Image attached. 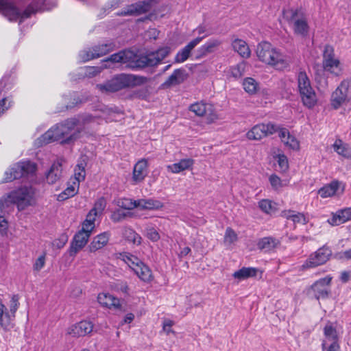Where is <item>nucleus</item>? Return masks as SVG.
<instances>
[{
  "mask_svg": "<svg viewBox=\"0 0 351 351\" xmlns=\"http://www.w3.org/2000/svg\"><path fill=\"white\" fill-rule=\"evenodd\" d=\"M170 53L171 48L167 46L140 56H136L132 51L125 50L111 55L106 61L128 64L132 69H143L158 65Z\"/></svg>",
  "mask_w": 351,
  "mask_h": 351,
  "instance_id": "nucleus-1",
  "label": "nucleus"
},
{
  "mask_svg": "<svg viewBox=\"0 0 351 351\" xmlns=\"http://www.w3.org/2000/svg\"><path fill=\"white\" fill-rule=\"evenodd\" d=\"M77 125V119H69L50 128L38 140L44 144L58 141L62 144H70L80 136L81 130L79 128L71 133Z\"/></svg>",
  "mask_w": 351,
  "mask_h": 351,
  "instance_id": "nucleus-2",
  "label": "nucleus"
},
{
  "mask_svg": "<svg viewBox=\"0 0 351 351\" xmlns=\"http://www.w3.org/2000/svg\"><path fill=\"white\" fill-rule=\"evenodd\" d=\"M256 55L260 61L278 70H283L289 65L288 57L268 42H262L258 45Z\"/></svg>",
  "mask_w": 351,
  "mask_h": 351,
  "instance_id": "nucleus-3",
  "label": "nucleus"
},
{
  "mask_svg": "<svg viewBox=\"0 0 351 351\" xmlns=\"http://www.w3.org/2000/svg\"><path fill=\"white\" fill-rule=\"evenodd\" d=\"M147 82L148 78L146 77L123 73L115 75L103 84H97V88L103 93H114L123 88L140 86Z\"/></svg>",
  "mask_w": 351,
  "mask_h": 351,
  "instance_id": "nucleus-4",
  "label": "nucleus"
},
{
  "mask_svg": "<svg viewBox=\"0 0 351 351\" xmlns=\"http://www.w3.org/2000/svg\"><path fill=\"white\" fill-rule=\"evenodd\" d=\"M284 19L291 26L295 34L306 37L309 31L307 17L300 9L290 8L283 10Z\"/></svg>",
  "mask_w": 351,
  "mask_h": 351,
  "instance_id": "nucleus-5",
  "label": "nucleus"
},
{
  "mask_svg": "<svg viewBox=\"0 0 351 351\" xmlns=\"http://www.w3.org/2000/svg\"><path fill=\"white\" fill-rule=\"evenodd\" d=\"M42 8L34 2L25 10L21 12L12 3L8 0H0V12L10 21H19L21 23L25 19L30 16L34 12L41 10Z\"/></svg>",
  "mask_w": 351,
  "mask_h": 351,
  "instance_id": "nucleus-6",
  "label": "nucleus"
},
{
  "mask_svg": "<svg viewBox=\"0 0 351 351\" xmlns=\"http://www.w3.org/2000/svg\"><path fill=\"white\" fill-rule=\"evenodd\" d=\"M35 193V189L32 186L21 187L8 194V201L22 210L34 204Z\"/></svg>",
  "mask_w": 351,
  "mask_h": 351,
  "instance_id": "nucleus-7",
  "label": "nucleus"
},
{
  "mask_svg": "<svg viewBox=\"0 0 351 351\" xmlns=\"http://www.w3.org/2000/svg\"><path fill=\"white\" fill-rule=\"evenodd\" d=\"M298 86L304 105L309 108L313 107L317 102V97L305 72L300 71L298 73Z\"/></svg>",
  "mask_w": 351,
  "mask_h": 351,
  "instance_id": "nucleus-8",
  "label": "nucleus"
},
{
  "mask_svg": "<svg viewBox=\"0 0 351 351\" xmlns=\"http://www.w3.org/2000/svg\"><path fill=\"white\" fill-rule=\"evenodd\" d=\"M123 260L140 280L145 282H149L152 280L153 276L152 270L138 257L130 254H125L123 255Z\"/></svg>",
  "mask_w": 351,
  "mask_h": 351,
  "instance_id": "nucleus-9",
  "label": "nucleus"
},
{
  "mask_svg": "<svg viewBox=\"0 0 351 351\" xmlns=\"http://www.w3.org/2000/svg\"><path fill=\"white\" fill-rule=\"evenodd\" d=\"M36 171V165L30 161H21L14 164L5 173L4 180L6 182L34 174Z\"/></svg>",
  "mask_w": 351,
  "mask_h": 351,
  "instance_id": "nucleus-10",
  "label": "nucleus"
},
{
  "mask_svg": "<svg viewBox=\"0 0 351 351\" xmlns=\"http://www.w3.org/2000/svg\"><path fill=\"white\" fill-rule=\"evenodd\" d=\"M19 299L17 295L12 296L9 304V311H7L5 306L0 300V326L4 330H10L13 327L12 319L15 317V313L19 306Z\"/></svg>",
  "mask_w": 351,
  "mask_h": 351,
  "instance_id": "nucleus-11",
  "label": "nucleus"
},
{
  "mask_svg": "<svg viewBox=\"0 0 351 351\" xmlns=\"http://www.w3.org/2000/svg\"><path fill=\"white\" fill-rule=\"evenodd\" d=\"M322 64L324 71L335 76L342 73V65L339 58L336 57L333 47L330 45H326L324 47Z\"/></svg>",
  "mask_w": 351,
  "mask_h": 351,
  "instance_id": "nucleus-12",
  "label": "nucleus"
},
{
  "mask_svg": "<svg viewBox=\"0 0 351 351\" xmlns=\"http://www.w3.org/2000/svg\"><path fill=\"white\" fill-rule=\"evenodd\" d=\"M332 256V250L327 245H323L311 253L302 265L303 269L315 268L327 263Z\"/></svg>",
  "mask_w": 351,
  "mask_h": 351,
  "instance_id": "nucleus-13",
  "label": "nucleus"
},
{
  "mask_svg": "<svg viewBox=\"0 0 351 351\" xmlns=\"http://www.w3.org/2000/svg\"><path fill=\"white\" fill-rule=\"evenodd\" d=\"M189 110L198 117H205L208 123H212L218 119V115L210 104L203 101L196 102L190 106Z\"/></svg>",
  "mask_w": 351,
  "mask_h": 351,
  "instance_id": "nucleus-14",
  "label": "nucleus"
},
{
  "mask_svg": "<svg viewBox=\"0 0 351 351\" xmlns=\"http://www.w3.org/2000/svg\"><path fill=\"white\" fill-rule=\"evenodd\" d=\"M350 98H351V81L343 80L332 95V106L337 109Z\"/></svg>",
  "mask_w": 351,
  "mask_h": 351,
  "instance_id": "nucleus-15",
  "label": "nucleus"
},
{
  "mask_svg": "<svg viewBox=\"0 0 351 351\" xmlns=\"http://www.w3.org/2000/svg\"><path fill=\"white\" fill-rule=\"evenodd\" d=\"M113 49V45L111 43L102 44L95 46L92 49L83 50L80 51L79 56L82 62H87L90 60L97 58L111 51Z\"/></svg>",
  "mask_w": 351,
  "mask_h": 351,
  "instance_id": "nucleus-16",
  "label": "nucleus"
},
{
  "mask_svg": "<svg viewBox=\"0 0 351 351\" xmlns=\"http://www.w3.org/2000/svg\"><path fill=\"white\" fill-rule=\"evenodd\" d=\"M158 0H147L139 1L138 3L127 6L121 12L118 13L120 16H136L145 13L150 10L152 5L156 3Z\"/></svg>",
  "mask_w": 351,
  "mask_h": 351,
  "instance_id": "nucleus-17",
  "label": "nucleus"
},
{
  "mask_svg": "<svg viewBox=\"0 0 351 351\" xmlns=\"http://www.w3.org/2000/svg\"><path fill=\"white\" fill-rule=\"evenodd\" d=\"M277 131V127L271 123L258 124L254 125L247 133V137L250 140H261L264 137L273 134Z\"/></svg>",
  "mask_w": 351,
  "mask_h": 351,
  "instance_id": "nucleus-18",
  "label": "nucleus"
},
{
  "mask_svg": "<svg viewBox=\"0 0 351 351\" xmlns=\"http://www.w3.org/2000/svg\"><path fill=\"white\" fill-rule=\"evenodd\" d=\"M91 234V232H87L85 229L82 228V229L75 234L69 250L71 256H75L86 245Z\"/></svg>",
  "mask_w": 351,
  "mask_h": 351,
  "instance_id": "nucleus-19",
  "label": "nucleus"
},
{
  "mask_svg": "<svg viewBox=\"0 0 351 351\" xmlns=\"http://www.w3.org/2000/svg\"><path fill=\"white\" fill-rule=\"evenodd\" d=\"M331 280L332 277L328 276L318 280L311 286V291L317 300L328 298L330 293L329 285Z\"/></svg>",
  "mask_w": 351,
  "mask_h": 351,
  "instance_id": "nucleus-20",
  "label": "nucleus"
},
{
  "mask_svg": "<svg viewBox=\"0 0 351 351\" xmlns=\"http://www.w3.org/2000/svg\"><path fill=\"white\" fill-rule=\"evenodd\" d=\"M93 330V324L92 322L84 320L69 327L66 333L73 337H80L90 334Z\"/></svg>",
  "mask_w": 351,
  "mask_h": 351,
  "instance_id": "nucleus-21",
  "label": "nucleus"
},
{
  "mask_svg": "<svg viewBox=\"0 0 351 351\" xmlns=\"http://www.w3.org/2000/svg\"><path fill=\"white\" fill-rule=\"evenodd\" d=\"M339 344V334L332 323H328L324 328V338L322 347Z\"/></svg>",
  "mask_w": 351,
  "mask_h": 351,
  "instance_id": "nucleus-22",
  "label": "nucleus"
},
{
  "mask_svg": "<svg viewBox=\"0 0 351 351\" xmlns=\"http://www.w3.org/2000/svg\"><path fill=\"white\" fill-rule=\"evenodd\" d=\"M147 161L145 159H141L135 164L132 172L134 184H137L144 180L147 175Z\"/></svg>",
  "mask_w": 351,
  "mask_h": 351,
  "instance_id": "nucleus-23",
  "label": "nucleus"
},
{
  "mask_svg": "<svg viewBox=\"0 0 351 351\" xmlns=\"http://www.w3.org/2000/svg\"><path fill=\"white\" fill-rule=\"evenodd\" d=\"M202 39L203 37H197L191 40L187 45L177 53L174 62L176 63H182L185 62L189 58L191 51L202 41Z\"/></svg>",
  "mask_w": 351,
  "mask_h": 351,
  "instance_id": "nucleus-24",
  "label": "nucleus"
},
{
  "mask_svg": "<svg viewBox=\"0 0 351 351\" xmlns=\"http://www.w3.org/2000/svg\"><path fill=\"white\" fill-rule=\"evenodd\" d=\"M187 78V73L184 69L174 70L173 73L162 84V86L169 88L183 83Z\"/></svg>",
  "mask_w": 351,
  "mask_h": 351,
  "instance_id": "nucleus-25",
  "label": "nucleus"
},
{
  "mask_svg": "<svg viewBox=\"0 0 351 351\" xmlns=\"http://www.w3.org/2000/svg\"><path fill=\"white\" fill-rule=\"evenodd\" d=\"M351 220V208L337 210L328 221L332 226H339Z\"/></svg>",
  "mask_w": 351,
  "mask_h": 351,
  "instance_id": "nucleus-26",
  "label": "nucleus"
},
{
  "mask_svg": "<svg viewBox=\"0 0 351 351\" xmlns=\"http://www.w3.org/2000/svg\"><path fill=\"white\" fill-rule=\"evenodd\" d=\"M62 175V164L59 161L55 162L53 163L49 170L46 173V181L49 184H53L61 178Z\"/></svg>",
  "mask_w": 351,
  "mask_h": 351,
  "instance_id": "nucleus-27",
  "label": "nucleus"
},
{
  "mask_svg": "<svg viewBox=\"0 0 351 351\" xmlns=\"http://www.w3.org/2000/svg\"><path fill=\"white\" fill-rule=\"evenodd\" d=\"M98 302L103 306L119 309L121 304L119 300L108 293H101L97 296Z\"/></svg>",
  "mask_w": 351,
  "mask_h": 351,
  "instance_id": "nucleus-28",
  "label": "nucleus"
},
{
  "mask_svg": "<svg viewBox=\"0 0 351 351\" xmlns=\"http://www.w3.org/2000/svg\"><path fill=\"white\" fill-rule=\"evenodd\" d=\"M193 164L194 160L193 159L184 158L178 162L167 165V169L173 173H179L183 171L191 169Z\"/></svg>",
  "mask_w": 351,
  "mask_h": 351,
  "instance_id": "nucleus-29",
  "label": "nucleus"
},
{
  "mask_svg": "<svg viewBox=\"0 0 351 351\" xmlns=\"http://www.w3.org/2000/svg\"><path fill=\"white\" fill-rule=\"evenodd\" d=\"M110 233L104 232L95 237L89 245V250L91 252L103 248L108 242Z\"/></svg>",
  "mask_w": 351,
  "mask_h": 351,
  "instance_id": "nucleus-30",
  "label": "nucleus"
},
{
  "mask_svg": "<svg viewBox=\"0 0 351 351\" xmlns=\"http://www.w3.org/2000/svg\"><path fill=\"white\" fill-rule=\"evenodd\" d=\"M278 135L282 142L285 145H287V147H290L292 149L298 150L299 149V142L293 136L289 134V132L287 129H280Z\"/></svg>",
  "mask_w": 351,
  "mask_h": 351,
  "instance_id": "nucleus-31",
  "label": "nucleus"
},
{
  "mask_svg": "<svg viewBox=\"0 0 351 351\" xmlns=\"http://www.w3.org/2000/svg\"><path fill=\"white\" fill-rule=\"evenodd\" d=\"M340 187V182L335 180L322 187L318 191V194L322 198L332 197L337 194Z\"/></svg>",
  "mask_w": 351,
  "mask_h": 351,
  "instance_id": "nucleus-32",
  "label": "nucleus"
},
{
  "mask_svg": "<svg viewBox=\"0 0 351 351\" xmlns=\"http://www.w3.org/2000/svg\"><path fill=\"white\" fill-rule=\"evenodd\" d=\"M281 215L288 220H291L294 223L306 224L308 221V217L304 214L291 210L282 211Z\"/></svg>",
  "mask_w": 351,
  "mask_h": 351,
  "instance_id": "nucleus-33",
  "label": "nucleus"
},
{
  "mask_svg": "<svg viewBox=\"0 0 351 351\" xmlns=\"http://www.w3.org/2000/svg\"><path fill=\"white\" fill-rule=\"evenodd\" d=\"M232 47L241 57L248 58L251 51L245 41L241 39H235L232 43Z\"/></svg>",
  "mask_w": 351,
  "mask_h": 351,
  "instance_id": "nucleus-34",
  "label": "nucleus"
},
{
  "mask_svg": "<svg viewBox=\"0 0 351 351\" xmlns=\"http://www.w3.org/2000/svg\"><path fill=\"white\" fill-rule=\"evenodd\" d=\"M332 147L339 155L345 158H351V147L341 140H336Z\"/></svg>",
  "mask_w": 351,
  "mask_h": 351,
  "instance_id": "nucleus-35",
  "label": "nucleus"
},
{
  "mask_svg": "<svg viewBox=\"0 0 351 351\" xmlns=\"http://www.w3.org/2000/svg\"><path fill=\"white\" fill-rule=\"evenodd\" d=\"M136 208H140L141 209H159L162 207V204L158 200H154L152 199H141L136 201Z\"/></svg>",
  "mask_w": 351,
  "mask_h": 351,
  "instance_id": "nucleus-36",
  "label": "nucleus"
},
{
  "mask_svg": "<svg viewBox=\"0 0 351 351\" xmlns=\"http://www.w3.org/2000/svg\"><path fill=\"white\" fill-rule=\"evenodd\" d=\"M122 235L125 240L134 245H140L141 243V237L129 227H124L123 228Z\"/></svg>",
  "mask_w": 351,
  "mask_h": 351,
  "instance_id": "nucleus-37",
  "label": "nucleus"
},
{
  "mask_svg": "<svg viewBox=\"0 0 351 351\" xmlns=\"http://www.w3.org/2000/svg\"><path fill=\"white\" fill-rule=\"evenodd\" d=\"M78 187V182L73 181L71 185L68 186L64 191L58 195L57 199L58 201H64L73 197L77 193Z\"/></svg>",
  "mask_w": 351,
  "mask_h": 351,
  "instance_id": "nucleus-38",
  "label": "nucleus"
},
{
  "mask_svg": "<svg viewBox=\"0 0 351 351\" xmlns=\"http://www.w3.org/2000/svg\"><path fill=\"white\" fill-rule=\"evenodd\" d=\"M258 270L254 267H243L235 271L232 276L234 278L242 280L250 277H254L256 275Z\"/></svg>",
  "mask_w": 351,
  "mask_h": 351,
  "instance_id": "nucleus-39",
  "label": "nucleus"
},
{
  "mask_svg": "<svg viewBox=\"0 0 351 351\" xmlns=\"http://www.w3.org/2000/svg\"><path fill=\"white\" fill-rule=\"evenodd\" d=\"M99 120L100 119L98 117L90 114L83 115L79 119H77L78 125L82 124L84 128L94 127L95 125L99 124Z\"/></svg>",
  "mask_w": 351,
  "mask_h": 351,
  "instance_id": "nucleus-40",
  "label": "nucleus"
},
{
  "mask_svg": "<svg viewBox=\"0 0 351 351\" xmlns=\"http://www.w3.org/2000/svg\"><path fill=\"white\" fill-rule=\"evenodd\" d=\"M258 207L263 213L268 215H272L277 210L276 204L267 199L259 201Z\"/></svg>",
  "mask_w": 351,
  "mask_h": 351,
  "instance_id": "nucleus-41",
  "label": "nucleus"
},
{
  "mask_svg": "<svg viewBox=\"0 0 351 351\" xmlns=\"http://www.w3.org/2000/svg\"><path fill=\"white\" fill-rule=\"evenodd\" d=\"M278 242L271 237H265L258 242V247L261 250H270L276 247Z\"/></svg>",
  "mask_w": 351,
  "mask_h": 351,
  "instance_id": "nucleus-42",
  "label": "nucleus"
},
{
  "mask_svg": "<svg viewBox=\"0 0 351 351\" xmlns=\"http://www.w3.org/2000/svg\"><path fill=\"white\" fill-rule=\"evenodd\" d=\"M97 215L92 210H90L86 216V219L82 223V228L85 229L87 232H93L95 228V221Z\"/></svg>",
  "mask_w": 351,
  "mask_h": 351,
  "instance_id": "nucleus-43",
  "label": "nucleus"
},
{
  "mask_svg": "<svg viewBox=\"0 0 351 351\" xmlns=\"http://www.w3.org/2000/svg\"><path fill=\"white\" fill-rule=\"evenodd\" d=\"M86 163L84 161L80 162L74 169V182H80L83 181L86 176Z\"/></svg>",
  "mask_w": 351,
  "mask_h": 351,
  "instance_id": "nucleus-44",
  "label": "nucleus"
},
{
  "mask_svg": "<svg viewBox=\"0 0 351 351\" xmlns=\"http://www.w3.org/2000/svg\"><path fill=\"white\" fill-rule=\"evenodd\" d=\"M244 90L249 94H254L258 88V84L252 77H246L243 82Z\"/></svg>",
  "mask_w": 351,
  "mask_h": 351,
  "instance_id": "nucleus-45",
  "label": "nucleus"
},
{
  "mask_svg": "<svg viewBox=\"0 0 351 351\" xmlns=\"http://www.w3.org/2000/svg\"><path fill=\"white\" fill-rule=\"evenodd\" d=\"M246 64L245 62H241L235 66L230 67V73L231 76L234 78H240L242 77L245 71Z\"/></svg>",
  "mask_w": 351,
  "mask_h": 351,
  "instance_id": "nucleus-46",
  "label": "nucleus"
},
{
  "mask_svg": "<svg viewBox=\"0 0 351 351\" xmlns=\"http://www.w3.org/2000/svg\"><path fill=\"white\" fill-rule=\"evenodd\" d=\"M221 44V42L218 40L213 39L210 40L207 43H206L204 45H202L200 48L202 52L204 54L209 53L213 52L217 47H219Z\"/></svg>",
  "mask_w": 351,
  "mask_h": 351,
  "instance_id": "nucleus-47",
  "label": "nucleus"
},
{
  "mask_svg": "<svg viewBox=\"0 0 351 351\" xmlns=\"http://www.w3.org/2000/svg\"><path fill=\"white\" fill-rule=\"evenodd\" d=\"M117 205L125 210H132L136 208V201L128 198H121L117 201Z\"/></svg>",
  "mask_w": 351,
  "mask_h": 351,
  "instance_id": "nucleus-48",
  "label": "nucleus"
},
{
  "mask_svg": "<svg viewBox=\"0 0 351 351\" xmlns=\"http://www.w3.org/2000/svg\"><path fill=\"white\" fill-rule=\"evenodd\" d=\"M108 66L105 65L104 66H88L83 69V73L85 76L91 77L95 76L98 73H99L104 68H107Z\"/></svg>",
  "mask_w": 351,
  "mask_h": 351,
  "instance_id": "nucleus-49",
  "label": "nucleus"
},
{
  "mask_svg": "<svg viewBox=\"0 0 351 351\" xmlns=\"http://www.w3.org/2000/svg\"><path fill=\"white\" fill-rule=\"evenodd\" d=\"M237 240V234L236 232L231 229L228 228L226 230L224 236V243L228 245H230Z\"/></svg>",
  "mask_w": 351,
  "mask_h": 351,
  "instance_id": "nucleus-50",
  "label": "nucleus"
},
{
  "mask_svg": "<svg viewBox=\"0 0 351 351\" xmlns=\"http://www.w3.org/2000/svg\"><path fill=\"white\" fill-rule=\"evenodd\" d=\"M106 206V202L104 197H101L95 203L94 207L90 210L96 213L97 215H101Z\"/></svg>",
  "mask_w": 351,
  "mask_h": 351,
  "instance_id": "nucleus-51",
  "label": "nucleus"
},
{
  "mask_svg": "<svg viewBox=\"0 0 351 351\" xmlns=\"http://www.w3.org/2000/svg\"><path fill=\"white\" fill-rule=\"evenodd\" d=\"M276 160L280 171H285L288 169V159L285 155L278 154L276 157Z\"/></svg>",
  "mask_w": 351,
  "mask_h": 351,
  "instance_id": "nucleus-52",
  "label": "nucleus"
},
{
  "mask_svg": "<svg viewBox=\"0 0 351 351\" xmlns=\"http://www.w3.org/2000/svg\"><path fill=\"white\" fill-rule=\"evenodd\" d=\"M128 215V213H125L121 209H117L112 213L111 219L114 222H119L124 219Z\"/></svg>",
  "mask_w": 351,
  "mask_h": 351,
  "instance_id": "nucleus-53",
  "label": "nucleus"
},
{
  "mask_svg": "<svg viewBox=\"0 0 351 351\" xmlns=\"http://www.w3.org/2000/svg\"><path fill=\"white\" fill-rule=\"evenodd\" d=\"M269 180L271 186L275 189H278L283 186L281 179L276 174L271 175Z\"/></svg>",
  "mask_w": 351,
  "mask_h": 351,
  "instance_id": "nucleus-54",
  "label": "nucleus"
},
{
  "mask_svg": "<svg viewBox=\"0 0 351 351\" xmlns=\"http://www.w3.org/2000/svg\"><path fill=\"white\" fill-rule=\"evenodd\" d=\"M147 237L154 242L158 241L160 238L159 233L154 228H147Z\"/></svg>",
  "mask_w": 351,
  "mask_h": 351,
  "instance_id": "nucleus-55",
  "label": "nucleus"
},
{
  "mask_svg": "<svg viewBox=\"0 0 351 351\" xmlns=\"http://www.w3.org/2000/svg\"><path fill=\"white\" fill-rule=\"evenodd\" d=\"M45 265V255L40 256L35 261L33 269L34 271H39Z\"/></svg>",
  "mask_w": 351,
  "mask_h": 351,
  "instance_id": "nucleus-56",
  "label": "nucleus"
},
{
  "mask_svg": "<svg viewBox=\"0 0 351 351\" xmlns=\"http://www.w3.org/2000/svg\"><path fill=\"white\" fill-rule=\"evenodd\" d=\"M68 241V237L65 234L61 235L58 239H56L53 242V247L60 249L64 246Z\"/></svg>",
  "mask_w": 351,
  "mask_h": 351,
  "instance_id": "nucleus-57",
  "label": "nucleus"
},
{
  "mask_svg": "<svg viewBox=\"0 0 351 351\" xmlns=\"http://www.w3.org/2000/svg\"><path fill=\"white\" fill-rule=\"evenodd\" d=\"M114 289L117 291H121L123 293H128L129 290L127 282L123 281H119L116 282L114 285Z\"/></svg>",
  "mask_w": 351,
  "mask_h": 351,
  "instance_id": "nucleus-58",
  "label": "nucleus"
},
{
  "mask_svg": "<svg viewBox=\"0 0 351 351\" xmlns=\"http://www.w3.org/2000/svg\"><path fill=\"white\" fill-rule=\"evenodd\" d=\"M11 205L10 201H8V195L3 196L0 198V213L5 211V210Z\"/></svg>",
  "mask_w": 351,
  "mask_h": 351,
  "instance_id": "nucleus-59",
  "label": "nucleus"
},
{
  "mask_svg": "<svg viewBox=\"0 0 351 351\" xmlns=\"http://www.w3.org/2000/svg\"><path fill=\"white\" fill-rule=\"evenodd\" d=\"M8 228V223L7 220L2 216H0V233L2 235H5L7 234Z\"/></svg>",
  "mask_w": 351,
  "mask_h": 351,
  "instance_id": "nucleus-60",
  "label": "nucleus"
},
{
  "mask_svg": "<svg viewBox=\"0 0 351 351\" xmlns=\"http://www.w3.org/2000/svg\"><path fill=\"white\" fill-rule=\"evenodd\" d=\"M173 325V322L167 319L165 320L163 323V330L168 335L170 332H173V330L171 329V327Z\"/></svg>",
  "mask_w": 351,
  "mask_h": 351,
  "instance_id": "nucleus-61",
  "label": "nucleus"
},
{
  "mask_svg": "<svg viewBox=\"0 0 351 351\" xmlns=\"http://www.w3.org/2000/svg\"><path fill=\"white\" fill-rule=\"evenodd\" d=\"M7 99L3 98L0 101V115L3 113L10 106V103L6 106Z\"/></svg>",
  "mask_w": 351,
  "mask_h": 351,
  "instance_id": "nucleus-62",
  "label": "nucleus"
},
{
  "mask_svg": "<svg viewBox=\"0 0 351 351\" xmlns=\"http://www.w3.org/2000/svg\"><path fill=\"white\" fill-rule=\"evenodd\" d=\"M322 351H341L340 345H330L322 347Z\"/></svg>",
  "mask_w": 351,
  "mask_h": 351,
  "instance_id": "nucleus-63",
  "label": "nucleus"
},
{
  "mask_svg": "<svg viewBox=\"0 0 351 351\" xmlns=\"http://www.w3.org/2000/svg\"><path fill=\"white\" fill-rule=\"evenodd\" d=\"M134 314L128 313L123 319V322L125 324H130L134 320Z\"/></svg>",
  "mask_w": 351,
  "mask_h": 351,
  "instance_id": "nucleus-64",
  "label": "nucleus"
}]
</instances>
